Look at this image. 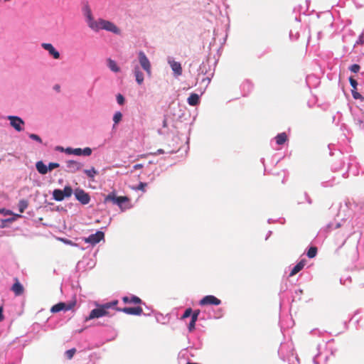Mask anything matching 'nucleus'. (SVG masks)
<instances>
[{
	"instance_id": "20e7f679",
	"label": "nucleus",
	"mask_w": 364,
	"mask_h": 364,
	"mask_svg": "<svg viewBox=\"0 0 364 364\" xmlns=\"http://www.w3.org/2000/svg\"><path fill=\"white\" fill-rule=\"evenodd\" d=\"M129 200L127 196H117L115 191H112L107 195L104 199V203H107L111 202L113 205H117L122 211L129 208L124 206V203Z\"/></svg>"
},
{
	"instance_id": "4468645a",
	"label": "nucleus",
	"mask_w": 364,
	"mask_h": 364,
	"mask_svg": "<svg viewBox=\"0 0 364 364\" xmlns=\"http://www.w3.org/2000/svg\"><path fill=\"white\" fill-rule=\"evenodd\" d=\"M115 310L117 311L124 312L127 314L136 315V316L141 315L143 311L142 309L140 306L118 308L116 306Z\"/></svg>"
},
{
	"instance_id": "f257e3e1",
	"label": "nucleus",
	"mask_w": 364,
	"mask_h": 364,
	"mask_svg": "<svg viewBox=\"0 0 364 364\" xmlns=\"http://www.w3.org/2000/svg\"><path fill=\"white\" fill-rule=\"evenodd\" d=\"M82 12L87 26L92 31L97 33L100 30H105L116 35L121 34V30L113 22L102 18L95 20L87 3L82 6Z\"/></svg>"
},
{
	"instance_id": "5fc2aeb1",
	"label": "nucleus",
	"mask_w": 364,
	"mask_h": 364,
	"mask_svg": "<svg viewBox=\"0 0 364 364\" xmlns=\"http://www.w3.org/2000/svg\"><path fill=\"white\" fill-rule=\"evenodd\" d=\"M364 43V36H363V34H360L358 38V40L356 41L355 45H354V47L356 46V45H358V44H363Z\"/></svg>"
},
{
	"instance_id": "a211bd4d",
	"label": "nucleus",
	"mask_w": 364,
	"mask_h": 364,
	"mask_svg": "<svg viewBox=\"0 0 364 364\" xmlns=\"http://www.w3.org/2000/svg\"><path fill=\"white\" fill-rule=\"evenodd\" d=\"M122 301L125 304L133 303L135 304H138L142 303L141 299L135 295H131L130 296H125L122 297Z\"/></svg>"
},
{
	"instance_id": "4d7b16f0",
	"label": "nucleus",
	"mask_w": 364,
	"mask_h": 364,
	"mask_svg": "<svg viewBox=\"0 0 364 364\" xmlns=\"http://www.w3.org/2000/svg\"><path fill=\"white\" fill-rule=\"evenodd\" d=\"M164 154V150L162 149H159L156 152L150 153L149 154L150 155H154V156H157L159 154Z\"/></svg>"
},
{
	"instance_id": "8fccbe9b",
	"label": "nucleus",
	"mask_w": 364,
	"mask_h": 364,
	"mask_svg": "<svg viewBox=\"0 0 364 364\" xmlns=\"http://www.w3.org/2000/svg\"><path fill=\"white\" fill-rule=\"evenodd\" d=\"M200 313V311L199 309H196V310L193 311L191 316V319H193V320H196L197 321Z\"/></svg>"
},
{
	"instance_id": "0e129e2a",
	"label": "nucleus",
	"mask_w": 364,
	"mask_h": 364,
	"mask_svg": "<svg viewBox=\"0 0 364 364\" xmlns=\"http://www.w3.org/2000/svg\"><path fill=\"white\" fill-rule=\"evenodd\" d=\"M217 313L218 315L217 316H215V318H219L220 317L222 316L223 310L221 309H220L217 311Z\"/></svg>"
},
{
	"instance_id": "3c124183",
	"label": "nucleus",
	"mask_w": 364,
	"mask_h": 364,
	"mask_svg": "<svg viewBox=\"0 0 364 364\" xmlns=\"http://www.w3.org/2000/svg\"><path fill=\"white\" fill-rule=\"evenodd\" d=\"M333 180H334V179H333V178H332V179H331V180H330V181H322V182H321V186H322L323 187H325V188H326V187H331V186H333Z\"/></svg>"
},
{
	"instance_id": "473e14b6",
	"label": "nucleus",
	"mask_w": 364,
	"mask_h": 364,
	"mask_svg": "<svg viewBox=\"0 0 364 364\" xmlns=\"http://www.w3.org/2000/svg\"><path fill=\"white\" fill-rule=\"evenodd\" d=\"M317 251H318V250H317V247H315V246H311V247H310L308 249V250H307V252H306V255H307V257H308L309 258L312 259V258H314V257H315L316 256V255H317Z\"/></svg>"
},
{
	"instance_id": "dca6fc26",
	"label": "nucleus",
	"mask_w": 364,
	"mask_h": 364,
	"mask_svg": "<svg viewBox=\"0 0 364 364\" xmlns=\"http://www.w3.org/2000/svg\"><path fill=\"white\" fill-rule=\"evenodd\" d=\"M73 155L75 156H89L92 154V149L90 147L81 148H73Z\"/></svg>"
},
{
	"instance_id": "7c9ffc66",
	"label": "nucleus",
	"mask_w": 364,
	"mask_h": 364,
	"mask_svg": "<svg viewBox=\"0 0 364 364\" xmlns=\"http://www.w3.org/2000/svg\"><path fill=\"white\" fill-rule=\"evenodd\" d=\"M28 206V201L26 199H21L18 203V209L21 213H23Z\"/></svg>"
},
{
	"instance_id": "e433bc0d",
	"label": "nucleus",
	"mask_w": 364,
	"mask_h": 364,
	"mask_svg": "<svg viewBox=\"0 0 364 364\" xmlns=\"http://www.w3.org/2000/svg\"><path fill=\"white\" fill-rule=\"evenodd\" d=\"M147 186V183L145 182H140L136 187H134L133 189L135 191H141L142 192L146 191V186Z\"/></svg>"
},
{
	"instance_id": "393cba45",
	"label": "nucleus",
	"mask_w": 364,
	"mask_h": 364,
	"mask_svg": "<svg viewBox=\"0 0 364 364\" xmlns=\"http://www.w3.org/2000/svg\"><path fill=\"white\" fill-rule=\"evenodd\" d=\"M107 67L114 73H119L120 71V68L118 66L117 63L115 60L108 58L107 60Z\"/></svg>"
},
{
	"instance_id": "052dcab7",
	"label": "nucleus",
	"mask_w": 364,
	"mask_h": 364,
	"mask_svg": "<svg viewBox=\"0 0 364 364\" xmlns=\"http://www.w3.org/2000/svg\"><path fill=\"white\" fill-rule=\"evenodd\" d=\"M141 168H143V164H136L133 166V168L134 170L140 169Z\"/></svg>"
},
{
	"instance_id": "13d9d810",
	"label": "nucleus",
	"mask_w": 364,
	"mask_h": 364,
	"mask_svg": "<svg viewBox=\"0 0 364 364\" xmlns=\"http://www.w3.org/2000/svg\"><path fill=\"white\" fill-rule=\"evenodd\" d=\"M73 148L72 147H67L65 149V153L68 155H73Z\"/></svg>"
},
{
	"instance_id": "ddd939ff",
	"label": "nucleus",
	"mask_w": 364,
	"mask_h": 364,
	"mask_svg": "<svg viewBox=\"0 0 364 364\" xmlns=\"http://www.w3.org/2000/svg\"><path fill=\"white\" fill-rule=\"evenodd\" d=\"M10 124L17 132H21L23 129L24 121L18 116L10 115L8 117Z\"/></svg>"
},
{
	"instance_id": "6e6d98bb",
	"label": "nucleus",
	"mask_w": 364,
	"mask_h": 364,
	"mask_svg": "<svg viewBox=\"0 0 364 364\" xmlns=\"http://www.w3.org/2000/svg\"><path fill=\"white\" fill-rule=\"evenodd\" d=\"M345 164V162H341V165L339 166H337L336 164L333 165L332 168L334 171H339L341 169L342 166H343Z\"/></svg>"
},
{
	"instance_id": "4c0bfd02",
	"label": "nucleus",
	"mask_w": 364,
	"mask_h": 364,
	"mask_svg": "<svg viewBox=\"0 0 364 364\" xmlns=\"http://www.w3.org/2000/svg\"><path fill=\"white\" fill-rule=\"evenodd\" d=\"M340 227H341V223H336L335 225L333 223H328L326 225V230H331L339 228Z\"/></svg>"
},
{
	"instance_id": "aec40b11",
	"label": "nucleus",
	"mask_w": 364,
	"mask_h": 364,
	"mask_svg": "<svg viewBox=\"0 0 364 364\" xmlns=\"http://www.w3.org/2000/svg\"><path fill=\"white\" fill-rule=\"evenodd\" d=\"M210 68L209 60L203 61L199 66L198 68V75H205L209 74L208 69Z\"/></svg>"
},
{
	"instance_id": "09e8293b",
	"label": "nucleus",
	"mask_w": 364,
	"mask_h": 364,
	"mask_svg": "<svg viewBox=\"0 0 364 364\" xmlns=\"http://www.w3.org/2000/svg\"><path fill=\"white\" fill-rule=\"evenodd\" d=\"M60 166V164L56 162H50L48 165V171H52L54 168H58Z\"/></svg>"
},
{
	"instance_id": "6e6552de",
	"label": "nucleus",
	"mask_w": 364,
	"mask_h": 364,
	"mask_svg": "<svg viewBox=\"0 0 364 364\" xmlns=\"http://www.w3.org/2000/svg\"><path fill=\"white\" fill-rule=\"evenodd\" d=\"M75 304V300L69 302H59L51 307L50 311L52 313H58L60 311H69L73 309Z\"/></svg>"
},
{
	"instance_id": "c9c22d12",
	"label": "nucleus",
	"mask_w": 364,
	"mask_h": 364,
	"mask_svg": "<svg viewBox=\"0 0 364 364\" xmlns=\"http://www.w3.org/2000/svg\"><path fill=\"white\" fill-rule=\"evenodd\" d=\"M299 37V33L298 31L291 30L289 32V38L291 41H296Z\"/></svg>"
},
{
	"instance_id": "c756f323",
	"label": "nucleus",
	"mask_w": 364,
	"mask_h": 364,
	"mask_svg": "<svg viewBox=\"0 0 364 364\" xmlns=\"http://www.w3.org/2000/svg\"><path fill=\"white\" fill-rule=\"evenodd\" d=\"M11 215H14L13 217L11 218H6V219H1V223H2V225L0 226L1 228H4L6 227V223H12L14 222V220H16V219L17 218H22V215H20V214H14L13 213V214Z\"/></svg>"
},
{
	"instance_id": "bf43d9fd",
	"label": "nucleus",
	"mask_w": 364,
	"mask_h": 364,
	"mask_svg": "<svg viewBox=\"0 0 364 364\" xmlns=\"http://www.w3.org/2000/svg\"><path fill=\"white\" fill-rule=\"evenodd\" d=\"M65 148H63V146H57L55 149V151L65 153Z\"/></svg>"
},
{
	"instance_id": "49530a36",
	"label": "nucleus",
	"mask_w": 364,
	"mask_h": 364,
	"mask_svg": "<svg viewBox=\"0 0 364 364\" xmlns=\"http://www.w3.org/2000/svg\"><path fill=\"white\" fill-rule=\"evenodd\" d=\"M196 320L191 319V321L188 323V329L189 332L193 331V330L195 329V327H196Z\"/></svg>"
},
{
	"instance_id": "0eeeda50",
	"label": "nucleus",
	"mask_w": 364,
	"mask_h": 364,
	"mask_svg": "<svg viewBox=\"0 0 364 364\" xmlns=\"http://www.w3.org/2000/svg\"><path fill=\"white\" fill-rule=\"evenodd\" d=\"M318 353L314 357L313 362L314 364H326L330 353L323 352V346L321 344L317 346ZM332 354V353H331Z\"/></svg>"
},
{
	"instance_id": "864d4df0",
	"label": "nucleus",
	"mask_w": 364,
	"mask_h": 364,
	"mask_svg": "<svg viewBox=\"0 0 364 364\" xmlns=\"http://www.w3.org/2000/svg\"><path fill=\"white\" fill-rule=\"evenodd\" d=\"M326 19L327 22H328V23H329V26H330L331 28H332V27H333V21H332V19H333V16H332V15H331V14H327L326 15Z\"/></svg>"
},
{
	"instance_id": "ea45409f",
	"label": "nucleus",
	"mask_w": 364,
	"mask_h": 364,
	"mask_svg": "<svg viewBox=\"0 0 364 364\" xmlns=\"http://www.w3.org/2000/svg\"><path fill=\"white\" fill-rule=\"evenodd\" d=\"M213 75V73H211L210 74H208L206 77H203L201 80V83H205V86H208V85L210 82L211 77Z\"/></svg>"
},
{
	"instance_id": "f3484780",
	"label": "nucleus",
	"mask_w": 364,
	"mask_h": 364,
	"mask_svg": "<svg viewBox=\"0 0 364 364\" xmlns=\"http://www.w3.org/2000/svg\"><path fill=\"white\" fill-rule=\"evenodd\" d=\"M168 63L176 76H179L182 74V68L180 63L174 60H168Z\"/></svg>"
},
{
	"instance_id": "f03ea898",
	"label": "nucleus",
	"mask_w": 364,
	"mask_h": 364,
	"mask_svg": "<svg viewBox=\"0 0 364 364\" xmlns=\"http://www.w3.org/2000/svg\"><path fill=\"white\" fill-rule=\"evenodd\" d=\"M117 300H113L110 302H107L103 304H96L97 308L92 309L90 311L89 316L85 318V321H88L90 320L101 318L105 316H110L111 315L109 314L108 310L110 309L115 310V306L117 305Z\"/></svg>"
},
{
	"instance_id": "79ce46f5",
	"label": "nucleus",
	"mask_w": 364,
	"mask_h": 364,
	"mask_svg": "<svg viewBox=\"0 0 364 364\" xmlns=\"http://www.w3.org/2000/svg\"><path fill=\"white\" fill-rule=\"evenodd\" d=\"M352 96L355 100H363L364 97L356 91V90H352Z\"/></svg>"
},
{
	"instance_id": "a18cd8bd",
	"label": "nucleus",
	"mask_w": 364,
	"mask_h": 364,
	"mask_svg": "<svg viewBox=\"0 0 364 364\" xmlns=\"http://www.w3.org/2000/svg\"><path fill=\"white\" fill-rule=\"evenodd\" d=\"M75 351L76 350H75V348H71V349H69V350H66L65 351V355H66L67 358L71 359L73 357Z\"/></svg>"
},
{
	"instance_id": "de8ad7c7",
	"label": "nucleus",
	"mask_w": 364,
	"mask_h": 364,
	"mask_svg": "<svg viewBox=\"0 0 364 364\" xmlns=\"http://www.w3.org/2000/svg\"><path fill=\"white\" fill-rule=\"evenodd\" d=\"M349 82L350 86L353 87V90H356L358 86V82L353 77H349Z\"/></svg>"
},
{
	"instance_id": "5701e85b",
	"label": "nucleus",
	"mask_w": 364,
	"mask_h": 364,
	"mask_svg": "<svg viewBox=\"0 0 364 364\" xmlns=\"http://www.w3.org/2000/svg\"><path fill=\"white\" fill-rule=\"evenodd\" d=\"M36 168L39 173L45 175L48 172V166L46 165L42 161H38L36 164Z\"/></svg>"
},
{
	"instance_id": "cd10ccee",
	"label": "nucleus",
	"mask_w": 364,
	"mask_h": 364,
	"mask_svg": "<svg viewBox=\"0 0 364 364\" xmlns=\"http://www.w3.org/2000/svg\"><path fill=\"white\" fill-rule=\"evenodd\" d=\"M83 172L92 181H94L95 176L98 173L95 167L92 166L90 169H85Z\"/></svg>"
},
{
	"instance_id": "9b49d317",
	"label": "nucleus",
	"mask_w": 364,
	"mask_h": 364,
	"mask_svg": "<svg viewBox=\"0 0 364 364\" xmlns=\"http://www.w3.org/2000/svg\"><path fill=\"white\" fill-rule=\"evenodd\" d=\"M221 300L217 298L213 295H207L203 296L199 301V305L201 306H207V305H214L218 306L221 304Z\"/></svg>"
},
{
	"instance_id": "603ef678",
	"label": "nucleus",
	"mask_w": 364,
	"mask_h": 364,
	"mask_svg": "<svg viewBox=\"0 0 364 364\" xmlns=\"http://www.w3.org/2000/svg\"><path fill=\"white\" fill-rule=\"evenodd\" d=\"M0 214H2L4 216L11 215L13 212L10 210H6L5 208H0Z\"/></svg>"
},
{
	"instance_id": "412c9836",
	"label": "nucleus",
	"mask_w": 364,
	"mask_h": 364,
	"mask_svg": "<svg viewBox=\"0 0 364 364\" xmlns=\"http://www.w3.org/2000/svg\"><path fill=\"white\" fill-rule=\"evenodd\" d=\"M306 261L305 259H301L299 261L291 270L289 273V277H292L300 272L305 266Z\"/></svg>"
},
{
	"instance_id": "774afa93",
	"label": "nucleus",
	"mask_w": 364,
	"mask_h": 364,
	"mask_svg": "<svg viewBox=\"0 0 364 364\" xmlns=\"http://www.w3.org/2000/svg\"><path fill=\"white\" fill-rule=\"evenodd\" d=\"M54 88H55V90H59V89H60V86H59V85H55V86L54 87Z\"/></svg>"
},
{
	"instance_id": "f704fd0d",
	"label": "nucleus",
	"mask_w": 364,
	"mask_h": 364,
	"mask_svg": "<svg viewBox=\"0 0 364 364\" xmlns=\"http://www.w3.org/2000/svg\"><path fill=\"white\" fill-rule=\"evenodd\" d=\"M122 114L121 112L117 111V112H116L114 114V116H113V122H114L113 128H114L115 125H117L118 123H119V122L122 120Z\"/></svg>"
},
{
	"instance_id": "f8f14e48",
	"label": "nucleus",
	"mask_w": 364,
	"mask_h": 364,
	"mask_svg": "<svg viewBox=\"0 0 364 364\" xmlns=\"http://www.w3.org/2000/svg\"><path fill=\"white\" fill-rule=\"evenodd\" d=\"M105 237L104 232L101 230L97 231L94 234L90 235L88 237H85L84 240L87 243H90L92 245H95L99 243Z\"/></svg>"
},
{
	"instance_id": "c03bdc74",
	"label": "nucleus",
	"mask_w": 364,
	"mask_h": 364,
	"mask_svg": "<svg viewBox=\"0 0 364 364\" xmlns=\"http://www.w3.org/2000/svg\"><path fill=\"white\" fill-rule=\"evenodd\" d=\"M28 137L30 139H31L32 140H34V141H37L38 143H42L41 138L38 135H37L36 134H28Z\"/></svg>"
},
{
	"instance_id": "9d476101",
	"label": "nucleus",
	"mask_w": 364,
	"mask_h": 364,
	"mask_svg": "<svg viewBox=\"0 0 364 364\" xmlns=\"http://www.w3.org/2000/svg\"><path fill=\"white\" fill-rule=\"evenodd\" d=\"M74 195L76 200H78L82 205H87L90 201V195L83 189L76 188L74 191Z\"/></svg>"
},
{
	"instance_id": "72a5a7b5",
	"label": "nucleus",
	"mask_w": 364,
	"mask_h": 364,
	"mask_svg": "<svg viewBox=\"0 0 364 364\" xmlns=\"http://www.w3.org/2000/svg\"><path fill=\"white\" fill-rule=\"evenodd\" d=\"M61 191L65 198L70 197L73 193V190L70 186H65Z\"/></svg>"
},
{
	"instance_id": "58836bf2",
	"label": "nucleus",
	"mask_w": 364,
	"mask_h": 364,
	"mask_svg": "<svg viewBox=\"0 0 364 364\" xmlns=\"http://www.w3.org/2000/svg\"><path fill=\"white\" fill-rule=\"evenodd\" d=\"M193 309L191 308H187L181 316V319L187 318L191 316Z\"/></svg>"
},
{
	"instance_id": "a878e982",
	"label": "nucleus",
	"mask_w": 364,
	"mask_h": 364,
	"mask_svg": "<svg viewBox=\"0 0 364 364\" xmlns=\"http://www.w3.org/2000/svg\"><path fill=\"white\" fill-rule=\"evenodd\" d=\"M350 162L348 163V172H351L353 175L355 176L358 173L356 168V162L355 159H350Z\"/></svg>"
},
{
	"instance_id": "a19ab883",
	"label": "nucleus",
	"mask_w": 364,
	"mask_h": 364,
	"mask_svg": "<svg viewBox=\"0 0 364 364\" xmlns=\"http://www.w3.org/2000/svg\"><path fill=\"white\" fill-rule=\"evenodd\" d=\"M117 102L119 105H123L125 102V98L122 94H117L116 96Z\"/></svg>"
},
{
	"instance_id": "4be33fe9",
	"label": "nucleus",
	"mask_w": 364,
	"mask_h": 364,
	"mask_svg": "<svg viewBox=\"0 0 364 364\" xmlns=\"http://www.w3.org/2000/svg\"><path fill=\"white\" fill-rule=\"evenodd\" d=\"M187 102L191 106H196L200 103V95L196 93H191L187 99Z\"/></svg>"
},
{
	"instance_id": "338daca9",
	"label": "nucleus",
	"mask_w": 364,
	"mask_h": 364,
	"mask_svg": "<svg viewBox=\"0 0 364 364\" xmlns=\"http://www.w3.org/2000/svg\"><path fill=\"white\" fill-rule=\"evenodd\" d=\"M272 232L271 230L268 231L267 235H266V237H265V240H267L269 237L270 235H272Z\"/></svg>"
},
{
	"instance_id": "7ed1b4c3",
	"label": "nucleus",
	"mask_w": 364,
	"mask_h": 364,
	"mask_svg": "<svg viewBox=\"0 0 364 364\" xmlns=\"http://www.w3.org/2000/svg\"><path fill=\"white\" fill-rule=\"evenodd\" d=\"M353 123L355 128L364 132V111L358 106L350 107Z\"/></svg>"
},
{
	"instance_id": "bb28decb",
	"label": "nucleus",
	"mask_w": 364,
	"mask_h": 364,
	"mask_svg": "<svg viewBox=\"0 0 364 364\" xmlns=\"http://www.w3.org/2000/svg\"><path fill=\"white\" fill-rule=\"evenodd\" d=\"M275 140L278 145H282L287 140V135L285 132L279 133L275 136Z\"/></svg>"
},
{
	"instance_id": "c85d7f7f",
	"label": "nucleus",
	"mask_w": 364,
	"mask_h": 364,
	"mask_svg": "<svg viewBox=\"0 0 364 364\" xmlns=\"http://www.w3.org/2000/svg\"><path fill=\"white\" fill-rule=\"evenodd\" d=\"M53 198L56 201H62L64 200L65 197L61 189L57 188L53 191Z\"/></svg>"
},
{
	"instance_id": "37998d69",
	"label": "nucleus",
	"mask_w": 364,
	"mask_h": 364,
	"mask_svg": "<svg viewBox=\"0 0 364 364\" xmlns=\"http://www.w3.org/2000/svg\"><path fill=\"white\" fill-rule=\"evenodd\" d=\"M360 65L358 64H353L349 67V70L354 73H357L360 70Z\"/></svg>"
},
{
	"instance_id": "39448f33",
	"label": "nucleus",
	"mask_w": 364,
	"mask_h": 364,
	"mask_svg": "<svg viewBox=\"0 0 364 364\" xmlns=\"http://www.w3.org/2000/svg\"><path fill=\"white\" fill-rule=\"evenodd\" d=\"M278 354L283 360H289V356H293V346L290 342L282 343L278 350Z\"/></svg>"
},
{
	"instance_id": "1a4fd4ad",
	"label": "nucleus",
	"mask_w": 364,
	"mask_h": 364,
	"mask_svg": "<svg viewBox=\"0 0 364 364\" xmlns=\"http://www.w3.org/2000/svg\"><path fill=\"white\" fill-rule=\"evenodd\" d=\"M66 168L65 171L68 173H75L77 171L82 170L84 164L76 160H67L65 161Z\"/></svg>"
},
{
	"instance_id": "680f3d73",
	"label": "nucleus",
	"mask_w": 364,
	"mask_h": 364,
	"mask_svg": "<svg viewBox=\"0 0 364 364\" xmlns=\"http://www.w3.org/2000/svg\"><path fill=\"white\" fill-rule=\"evenodd\" d=\"M305 198L309 204L312 203V200H311V198L309 196V195L306 193H305Z\"/></svg>"
},
{
	"instance_id": "69168bd1",
	"label": "nucleus",
	"mask_w": 364,
	"mask_h": 364,
	"mask_svg": "<svg viewBox=\"0 0 364 364\" xmlns=\"http://www.w3.org/2000/svg\"><path fill=\"white\" fill-rule=\"evenodd\" d=\"M61 240H62L64 243H65V244H70V245L73 244L72 241H71V240H68V239H61Z\"/></svg>"
},
{
	"instance_id": "6ab92c4d",
	"label": "nucleus",
	"mask_w": 364,
	"mask_h": 364,
	"mask_svg": "<svg viewBox=\"0 0 364 364\" xmlns=\"http://www.w3.org/2000/svg\"><path fill=\"white\" fill-rule=\"evenodd\" d=\"M133 73H134V77H135L136 82L139 85H141L144 82V74L140 70L139 66H135L134 67V68L133 70Z\"/></svg>"
},
{
	"instance_id": "2eb2a0df",
	"label": "nucleus",
	"mask_w": 364,
	"mask_h": 364,
	"mask_svg": "<svg viewBox=\"0 0 364 364\" xmlns=\"http://www.w3.org/2000/svg\"><path fill=\"white\" fill-rule=\"evenodd\" d=\"M41 47L47 50L50 56H52L54 59H59L60 58V54L58 50H57L55 47L49 43H43L41 44Z\"/></svg>"
},
{
	"instance_id": "2f4dec72",
	"label": "nucleus",
	"mask_w": 364,
	"mask_h": 364,
	"mask_svg": "<svg viewBox=\"0 0 364 364\" xmlns=\"http://www.w3.org/2000/svg\"><path fill=\"white\" fill-rule=\"evenodd\" d=\"M241 88L243 91L246 90L247 92H250L253 88V85L250 80H245L242 82Z\"/></svg>"
},
{
	"instance_id": "e2e57ef3",
	"label": "nucleus",
	"mask_w": 364,
	"mask_h": 364,
	"mask_svg": "<svg viewBox=\"0 0 364 364\" xmlns=\"http://www.w3.org/2000/svg\"><path fill=\"white\" fill-rule=\"evenodd\" d=\"M4 318V315H3V306H0V321H1Z\"/></svg>"
},
{
	"instance_id": "b1692460",
	"label": "nucleus",
	"mask_w": 364,
	"mask_h": 364,
	"mask_svg": "<svg viewBox=\"0 0 364 364\" xmlns=\"http://www.w3.org/2000/svg\"><path fill=\"white\" fill-rule=\"evenodd\" d=\"M11 289L14 292L16 296H20L23 292V287L18 281H16L13 284Z\"/></svg>"
},
{
	"instance_id": "423d86ee",
	"label": "nucleus",
	"mask_w": 364,
	"mask_h": 364,
	"mask_svg": "<svg viewBox=\"0 0 364 364\" xmlns=\"http://www.w3.org/2000/svg\"><path fill=\"white\" fill-rule=\"evenodd\" d=\"M138 60L139 63L142 68V69L146 72L149 77L151 76V63L146 55L145 53L142 50L139 51L138 53Z\"/></svg>"
}]
</instances>
